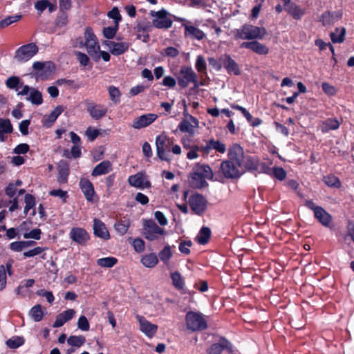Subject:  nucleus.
<instances>
[{
  "instance_id": "a878e982",
  "label": "nucleus",
  "mask_w": 354,
  "mask_h": 354,
  "mask_svg": "<svg viewBox=\"0 0 354 354\" xmlns=\"http://www.w3.org/2000/svg\"><path fill=\"white\" fill-rule=\"evenodd\" d=\"M342 121V118L339 120L335 118H328L326 120L322 121L319 124L320 129L323 133H327L329 131L337 130L340 127Z\"/></svg>"
},
{
  "instance_id": "4be33fe9",
  "label": "nucleus",
  "mask_w": 354,
  "mask_h": 354,
  "mask_svg": "<svg viewBox=\"0 0 354 354\" xmlns=\"http://www.w3.org/2000/svg\"><path fill=\"white\" fill-rule=\"evenodd\" d=\"M183 26L185 28L184 35L185 37H189L192 39L202 40L205 35L203 30L189 24L183 23Z\"/></svg>"
},
{
  "instance_id": "e2e57ef3",
  "label": "nucleus",
  "mask_w": 354,
  "mask_h": 354,
  "mask_svg": "<svg viewBox=\"0 0 354 354\" xmlns=\"http://www.w3.org/2000/svg\"><path fill=\"white\" fill-rule=\"evenodd\" d=\"M49 195L52 196L60 198L64 203L66 202V199L68 196L66 191H63L60 189H53V190L50 191Z\"/></svg>"
},
{
  "instance_id": "4d7b16f0",
  "label": "nucleus",
  "mask_w": 354,
  "mask_h": 354,
  "mask_svg": "<svg viewBox=\"0 0 354 354\" xmlns=\"http://www.w3.org/2000/svg\"><path fill=\"white\" fill-rule=\"evenodd\" d=\"M119 26L115 24V26H109L103 28V35L108 39H111L115 36Z\"/></svg>"
},
{
  "instance_id": "ea45409f",
  "label": "nucleus",
  "mask_w": 354,
  "mask_h": 354,
  "mask_svg": "<svg viewBox=\"0 0 354 354\" xmlns=\"http://www.w3.org/2000/svg\"><path fill=\"white\" fill-rule=\"evenodd\" d=\"M30 101L32 104L40 105L43 103L41 93L35 88H32L30 95L26 98Z\"/></svg>"
},
{
  "instance_id": "052dcab7",
  "label": "nucleus",
  "mask_w": 354,
  "mask_h": 354,
  "mask_svg": "<svg viewBox=\"0 0 354 354\" xmlns=\"http://www.w3.org/2000/svg\"><path fill=\"white\" fill-rule=\"evenodd\" d=\"M108 17L113 19L115 24L117 25V26H119V23L122 20V17L118 8L114 7L111 11H109L108 12Z\"/></svg>"
},
{
  "instance_id": "69168bd1",
  "label": "nucleus",
  "mask_w": 354,
  "mask_h": 354,
  "mask_svg": "<svg viewBox=\"0 0 354 354\" xmlns=\"http://www.w3.org/2000/svg\"><path fill=\"white\" fill-rule=\"evenodd\" d=\"M19 77L17 76H12L8 78V80L6 82V85L9 88L17 90V86L19 84Z\"/></svg>"
},
{
  "instance_id": "13d9d810",
  "label": "nucleus",
  "mask_w": 354,
  "mask_h": 354,
  "mask_svg": "<svg viewBox=\"0 0 354 354\" xmlns=\"http://www.w3.org/2000/svg\"><path fill=\"white\" fill-rule=\"evenodd\" d=\"M272 176L279 180H283L287 176L286 170L280 167H274V169L272 171Z\"/></svg>"
},
{
  "instance_id": "bb28decb",
  "label": "nucleus",
  "mask_w": 354,
  "mask_h": 354,
  "mask_svg": "<svg viewBox=\"0 0 354 354\" xmlns=\"http://www.w3.org/2000/svg\"><path fill=\"white\" fill-rule=\"evenodd\" d=\"M105 44L109 46L111 53L115 56L124 54L128 50L129 47V44L127 42L105 41Z\"/></svg>"
},
{
  "instance_id": "49530a36",
  "label": "nucleus",
  "mask_w": 354,
  "mask_h": 354,
  "mask_svg": "<svg viewBox=\"0 0 354 354\" xmlns=\"http://www.w3.org/2000/svg\"><path fill=\"white\" fill-rule=\"evenodd\" d=\"M172 257V252L171 247L169 245L165 246V248L160 250L158 253V257L161 261L165 264H167Z\"/></svg>"
},
{
  "instance_id": "0eeeda50",
  "label": "nucleus",
  "mask_w": 354,
  "mask_h": 354,
  "mask_svg": "<svg viewBox=\"0 0 354 354\" xmlns=\"http://www.w3.org/2000/svg\"><path fill=\"white\" fill-rule=\"evenodd\" d=\"M178 86L182 88H185L189 83L194 84L192 90L199 86L198 77L196 73L191 67L183 66L180 69V75L177 77Z\"/></svg>"
},
{
  "instance_id": "6e6d98bb",
  "label": "nucleus",
  "mask_w": 354,
  "mask_h": 354,
  "mask_svg": "<svg viewBox=\"0 0 354 354\" xmlns=\"http://www.w3.org/2000/svg\"><path fill=\"white\" fill-rule=\"evenodd\" d=\"M21 17V15H13L6 17L0 21V29H3L12 24L18 21Z\"/></svg>"
},
{
  "instance_id": "ddd939ff",
  "label": "nucleus",
  "mask_w": 354,
  "mask_h": 354,
  "mask_svg": "<svg viewBox=\"0 0 354 354\" xmlns=\"http://www.w3.org/2000/svg\"><path fill=\"white\" fill-rule=\"evenodd\" d=\"M69 236L73 241L80 245H86L91 238L88 232L82 227H73Z\"/></svg>"
},
{
  "instance_id": "f704fd0d",
  "label": "nucleus",
  "mask_w": 354,
  "mask_h": 354,
  "mask_svg": "<svg viewBox=\"0 0 354 354\" xmlns=\"http://www.w3.org/2000/svg\"><path fill=\"white\" fill-rule=\"evenodd\" d=\"M142 264L146 268H154L158 263V259L156 254L153 252L145 254L140 259Z\"/></svg>"
},
{
  "instance_id": "c85d7f7f",
  "label": "nucleus",
  "mask_w": 354,
  "mask_h": 354,
  "mask_svg": "<svg viewBox=\"0 0 354 354\" xmlns=\"http://www.w3.org/2000/svg\"><path fill=\"white\" fill-rule=\"evenodd\" d=\"M190 183L194 188L202 189L208 186L204 176L197 171L194 168L193 171L190 174Z\"/></svg>"
},
{
  "instance_id": "6ab92c4d",
  "label": "nucleus",
  "mask_w": 354,
  "mask_h": 354,
  "mask_svg": "<svg viewBox=\"0 0 354 354\" xmlns=\"http://www.w3.org/2000/svg\"><path fill=\"white\" fill-rule=\"evenodd\" d=\"M241 48L250 49L258 55H267L269 52V48L265 44L254 40L252 41H244L240 45Z\"/></svg>"
},
{
  "instance_id": "b1692460",
  "label": "nucleus",
  "mask_w": 354,
  "mask_h": 354,
  "mask_svg": "<svg viewBox=\"0 0 354 354\" xmlns=\"http://www.w3.org/2000/svg\"><path fill=\"white\" fill-rule=\"evenodd\" d=\"M284 9L295 20H300L305 15L304 8H300L299 6L290 1L284 6Z\"/></svg>"
},
{
  "instance_id": "473e14b6",
  "label": "nucleus",
  "mask_w": 354,
  "mask_h": 354,
  "mask_svg": "<svg viewBox=\"0 0 354 354\" xmlns=\"http://www.w3.org/2000/svg\"><path fill=\"white\" fill-rule=\"evenodd\" d=\"M111 170V163L109 160H104L97 165L91 172L93 176H98L108 174Z\"/></svg>"
},
{
  "instance_id": "a211bd4d",
  "label": "nucleus",
  "mask_w": 354,
  "mask_h": 354,
  "mask_svg": "<svg viewBox=\"0 0 354 354\" xmlns=\"http://www.w3.org/2000/svg\"><path fill=\"white\" fill-rule=\"evenodd\" d=\"M342 17V12L340 11H326L320 15L319 21L325 27L331 26L339 21Z\"/></svg>"
},
{
  "instance_id": "20e7f679",
  "label": "nucleus",
  "mask_w": 354,
  "mask_h": 354,
  "mask_svg": "<svg viewBox=\"0 0 354 354\" xmlns=\"http://www.w3.org/2000/svg\"><path fill=\"white\" fill-rule=\"evenodd\" d=\"M84 38L85 42L82 44V46H84L86 47V51L91 59L95 62H98L100 59V55H99L100 46L97 37L93 33L91 28L87 27L86 28Z\"/></svg>"
},
{
  "instance_id": "c756f323",
  "label": "nucleus",
  "mask_w": 354,
  "mask_h": 354,
  "mask_svg": "<svg viewBox=\"0 0 354 354\" xmlns=\"http://www.w3.org/2000/svg\"><path fill=\"white\" fill-rule=\"evenodd\" d=\"M315 218L324 227H328L333 221L332 216L322 207L314 214Z\"/></svg>"
},
{
  "instance_id": "37998d69",
  "label": "nucleus",
  "mask_w": 354,
  "mask_h": 354,
  "mask_svg": "<svg viewBox=\"0 0 354 354\" xmlns=\"http://www.w3.org/2000/svg\"><path fill=\"white\" fill-rule=\"evenodd\" d=\"M108 92L109 94L110 100L115 104L120 103L122 93L118 87L113 85L109 86L108 88Z\"/></svg>"
},
{
  "instance_id": "72a5a7b5",
  "label": "nucleus",
  "mask_w": 354,
  "mask_h": 354,
  "mask_svg": "<svg viewBox=\"0 0 354 354\" xmlns=\"http://www.w3.org/2000/svg\"><path fill=\"white\" fill-rule=\"evenodd\" d=\"M151 26L149 22H139L134 27V30L138 33H143L142 41L145 43L148 42L150 39L149 32L151 30Z\"/></svg>"
},
{
  "instance_id": "a18cd8bd",
  "label": "nucleus",
  "mask_w": 354,
  "mask_h": 354,
  "mask_svg": "<svg viewBox=\"0 0 354 354\" xmlns=\"http://www.w3.org/2000/svg\"><path fill=\"white\" fill-rule=\"evenodd\" d=\"M69 176V167L68 165L59 166L57 181L59 183H66Z\"/></svg>"
},
{
  "instance_id": "bf43d9fd",
  "label": "nucleus",
  "mask_w": 354,
  "mask_h": 354,
  "mask_svg": "<svg viewBox=\"0 0 354 354\" xmlns=\"http://www.w3.org/2000/svg\"><path fill=\"white\" fill-rule=\"evenodd\" d=\"M68 23V15L66 12H60L55 20L57 27H64Z\"/></svg>"
},
{
  "instance_id": "e433bc0d",
  "label": "nucleus",
  "mask_w": 354,
  "mask_h": 354,
  "mask_svg": "<svg viewBox=\"0 0 354 354\" xmlns=\"http://www.w3.org/2000/svg\"><path fill=\"white\" fill-rule=\"evenodd\" d=\"M194 169L199 173H201L205 179L212 180L215 176V172H213L212 168L208 165H200L198 163Z\"/></svg>"
},
{
  "instance_id": "864d4df0",
  "label": "nucleus",
  "mask_w": 354,
  "mask_h": 354,
  "mask_svg": "<svg viewBox=\"0 0 354 354\" xmlns=\"http://www.w3.org/2000/svg\"><path fill=\"white\" fill-rule=\"evenodd\" d=\"M64 111V108L63 106H57L55 109L48 115L47 122L50 123V124L54 123Z\"/></svg>"
},
{
  "instance_id": "cd10ccee",
  "label": "nucleus",
  "mask_w": 354,
  "mask_h": 354,
  "mask_svg": "<svg viewBox=\"0 0 354 354\" xmlns=\"http://www.w3.org/2000/svg\"><path fill=\"white\" fill-rule=\"evenodd\" d=\"M80 187L88 201H93L95 190L93 183L87 178H81Z\"/></svg>"
},
{
  "instance_id": "f257e3e1",
  "label": "nucleus",
  "mask_w": 354,
  "mask_h": 354,
  "mask_svg": "<svg viewBox=\"0 0 354 354\" xmlns=\"http://www.w3.org/2000/svg\"><path fill=\"white\" fill-rule=\"evenodd\" d=\"M156 147L158 158L169 163L171 161V157L167 152L171 151L176 155L181 153V147L178 145L174 144V138L163 134L156 136Z\"/></svg>"
},
{
  "instance_id": "dca6fc26",
  "label": "nucleus",
  "mask_w": 354,
  "mask_h": 354,
  "mask_svg": "<svg viewBox=\"0 0 354 354\" xmlns=\"http://www.w3.org/2000/svg\"><path fill=\"white\" fill-rule=\"evenodd\" d=\"M221 61L223 64V67L229 75H239L241 70L239 64L234 60L229 54H223L221 55Z\"/></svg>"
},
{
  "instance_id": "7c9ffc66",
  "label": "nucleus",
  "mask_w": 354,
  "mask_h": 354,
  "mask_svg": "<svg viewBox=\"0 0 354 354\" xmlns=\"http://www.w3.org/2000/svg\"><path fill=\"white\" fill-rule=\"evenodd\" d=\"M13 131L12 124L9 119L0 118V141L5 142L7 139L6 134Z\"/></svg>"
},
{
  "instance_id": "f03ea898",
  "label": "nucleus",
  "mask_w": 354,
  "mask_h": 354,
  "mask_svg": "<svg viewBox=\"0 0 354 354\" xmlns=\"http://www.w3.org/2000/svg\"><path fill=\"white\" fill-rule=\"evenodd\" d=\"M267 34L264 27H259L250 24H243L240 28L235 29L234 37L235 39L254 40L262 39Z\"/></svg>"
},
{
  "instance_id": "2eb2a0df",
  "label": "nucleus",
  "mask_w": 354,
  "mask_h": 354,
  "mask_svg": "<svg viewBox=\"0 0 354 354\" xmlns=\"http://www.w3.org/2000/svg\"><path fill=\"white\" fill-rule=\"evenodd\" d=\"M243 157L244 151L240 145L234 143L229 148L227 160H231L238 166H242Z\"/></svg>"
},
{
  "instance_id": "423d86ee",
  "label": "nucleus",
  "mask_w": 354,
  "mask_h": 354,
  "mask_svg": "<svg viewBox=\"0 0 354 354\" xmlns=\"http://www.w3.org/2000/svg\"><path fill=\"white\" fill-rule=\"evenodd\" d=\"M185 323L187 329L193 332L201 331L207 328V323L203 315L197 312H187L185 315Z\"/></svg>"
},
{
  "instance_id": "680f3d73",
  "label": "nucleus",
  "mask_w": 354,
  "mask_h": 354,
  "mask_svg": "<svg viewBox=\"0 0 354 354\" xmlns=\"http://www.w3.org/2000/svg\"><path fill=\"white\" fill-rule=\"evenodd\" d=\"M77 326L82 331H88L90 329V324L84 315H81L77 321Z\"/></svg>"
},
{
  "instance_id": "f3484780",
  "label": "nucleus",
  "mask_w": 354,
  "mask_h": 354,
  "mask_svg": "<svg viewBox=\"0 0 354 354\" xmlns=\"http://www.w3.org/2000/svg\"><path fill=\"white\" fill-rule=\"evenodd\" d=\"M157 115L154 113L142 115L141 116L134 119L131 127L136 129L145 128L152 124L157 119Z\"/></svg>"
},
{
  "instance_id": "09e8293b",
  "label": "nucleus",
  "mask_w": 354,
  "mask_h": 354,
  "mask_svg": "<svg viewBox=\"0 0 354 354\" xmlns=\"http://www.w3.org/2000/svg\"><path fill=\"white\" fill-rule=\"evenodd\" d=\"M25 342V339L23 337H14L12 338L8 339L6 342V346L12 349H16L19 346H22Z\"/></svg>"
},
{
  "instance_id": "0e129e2a",
  "label": "nucleus",
  "mask_w": 354,
  "mask_h": 354,
  "mask_svg": "<svg viewBox=\"0 0 354 354\" xmlns=\"http://www.w3.org/2000/svg\"><path fill=\"white\" fill-rule=\"evenodd\" d=\"M75 55L80 65L86 66L90 64V59L87 55L82 52H76Z\"/></svg>"
},
{
  "instance_id": "58836bf2",
  "label": "nucleus",
  "mask_w": 354,
  "mask_h": 354,
  "mask_svg": "<svg viewBox=\"0 0 354 354\" xmlns=\"http://www.w3.org/2000/svg\"><path fill=\"white\" fill-rule=\"evenodd\" d=\"M323 182L329 187L339 189L342 186L339 178L334 174L324 176Z\"/></svg>"
},
{
  "instance_id": "412c9836",
  "label": "nucleus",
  "mask_w": 354,
  "mask_h": 354,
  "mask_svg": "<svg viewBox=\"0 0 354 354\" xmlns=\"http://www.w3.org/2000/svg\"><path fill=\"white\" fill-rule=\"evenodd\" d=\"M93 234L104 240H109L111 237L106 225L98 218L93 220Z\"/></svg>"
},
{
  "instance_id": "2f4dec72",
  "label": "nucleus",
  "mask_w": 354,
  "mask_h": 354,
  "mask_svg": "<svg viewBox=\"0 0 354 354\" xmlns=\"http://www.w3.org/2000/svg\"><path fill=\"white\" fill-rule=\"evenodd\" d=\"M35 8L37 10L39 15L48 9L49 13H52L57 10V5L50 3L48 0H39L35 3Z\"/></svg>"
},
{
  "instance_id": "9b49d317",
  "label": "nucleus",
  "mask_w": 354,
  "mask_h": 354,
  "mask_svg": "<svg viewBox=\"0 0 354 354\" xmlns=\"http://www.w3.org/2000/svg\"><path fill=\"white\" fill-rule=\"evenodd\" d=\"M38 52V47L35 43H30L19 47L15 51V58L20 62L30 60Z\"/></svg>"
},
{
  "instance_id": "393cba45",
  "label": "nucleus",
  "mask_w": 354,
  "mask_h": 354,
  "mask_svg": "<svg viewBox=\"0 0 354 354\" xmlns=\"http://www.w3.org/2000/svg\"><path fill=\"white\" fill-rule=\"evenodd\" d=\"M260 160L257 156H244L242 166L249 172H254L259 170Z\"/></svg>"
},
{
  "instance_id": "f8f14e48",
  "label": "nucleus",
  "mask_w": 354,
  "mask_h": 354,
  "mask_svg": "<svg viewBox=\"0 0 354 354\" xmlns=\"http://www.w3.org/2000/svg\"><path fill=\"white\" fill-rule=\"evenodd\" d=\"M54 68L55 66L52 62H35L32 64V68L35 71L34 75L41 80H47Z\"/></svg>"
},
{
  "instance_id": "de8ad7c7",
  "label": "nucleus",
  "mask_w": 354,
  "mask_h": 354,
  "mask_svg": "<svg viewBox=\"0 0 354 354\" xmlns=\"http://www.w3.org/2000/svg\"><path fill=\"white\" fill-rule=\"evenodd\" d=\"M130 226V221L129 219L120 220L115 223L114 227L115 230L118 232L120 235H124L127 233L129 227Z\"/></svg>"
},
{
  "instance_id": "774afa93",
  "label": "nucleus",
  "mask_w": 354,
  "mask_h": 354,
  "mask_svg": "<svg viewBox=\"0 0 354 354\" xmlns=\"http://www.w3.org/2000/svg\"><path fill=\"white\" fill-rule=\"evenodd\" d=\"M192 245V241H182L179 245V250L183 254L188 255L191 252L190 250L189 249V247H191Z\"/></svg>"
},
{
  "instance_id": "39448f33",
  "label": "nucleus",
  "mask_w": 354,
  "mask_h": 354,
  "mask_svg": "<svg viewBox=\"0 0 354 354\" xmlns=\"http://www.w3.org/2000/svg\"><path fill=\"white\" fill-rule=\"evenodd\" d=\"M149 16L154 17L152 20V26L158 29L167 30L173 25L171 14L166 9L162 8L158 11L151 10Z\"/></svg>"
},
{
  "instance_id": "6e6552de",
  "label": "nucleus",
  "mask_w": 354,
  "mask_h": 354,
  "mask_svg": "<svg viewBox=\"0 0 354 354\" xmlns=\"http://www.w3.org/2000/svg\"><path fill=\"white\" fill-rule=\"evenodd\" d=\"M142 230L144 237L150 241L158 239L159 236L165 233V230L160 227L152 219L144 220Z\"/></svg>"
},
{
  "instance_id": "338daca9",
  "label": "nucleus",
  "mask_w": 354,
  "mask_h": 354,
  "mask_svg": "<svg viewBox=\"0 0 354 354\" xmlns=\"http://www.w3.org/2000/svg\"><path fill=\"white\" fill-rule=\"evenodd\" d=\"M41 231L39 228H35L28 233L24 234L25 239H33L35 240H39L41 239Z\"/></svg>"
},
{
  "instance_id": "8fccbe9b",
  "label": "nucleus",
  "mask_w": 354,
  "mask_h": 354,
  "mask_svg": "<svg viewBox=\"0 0 354 354\" xmlns=\"http://www.w3.org/2000/svg\"><path fill=\"white\" fill-rule=\"evenodd\" d=\"M173 286L178 290H182L184 287V280L178 272H174L171 274Z\"/></svg>"
},
{
  "instance_id": "3c124183",
  "label": "nucleus",
  "mask_w": 354,
  "mask_h": 354,
  "mask_svg": "<svg viewBox=\"0 0 354 354\" xmlns=\"http://www.w3.org/2000/svg\"><path fill=\"white\" fill-rule=\"evenodd\" d=\"M86 342V338L83 335H71L68 339L67 342L69 345L75 347L82 346Z\"/></svg>"
},
{
  "instance_id": "5701e85b",
  "label": "nucleus",
  "mask_w": 354,
  "mask_h": 354,
  "mask_svg": "<svg viewBox=\"0 0 354 354\" xmlns=\"http://www.w3.org/2000/svg\"><path fill=\"white\" fill-rule=\"evenodd\" d=\"M187 115L189 116V120L185 118L183 119L178 126V129L182 133H188L189 135H193L194 133V127L191 122H193L195 126H198V121L195 117L188 114Z\"/></svg>"
},
{
  "instance_id": "7ed1b4c3",
  "label": "nucleus",
  "mask_w": 354,
  "mask_h": 354,
  "mask_svg": "<svg viewBox=\"0 0 354 354\" xmlns=\"http://www.w3.org/2000/svg\"><path fill=\"white\" fill-rule=\"evenodd\" d=\"M241 167L231 160H223L218 169L215 171V180L220 181V178H223L237 180L244 174V171L240 170Z\"/></svg>"
},
{
  "instance_id": "a19ab883",
  "label": "nucleus",
  "mask_w": 354,
  "mask_h": 354,
  "mask_svg": "<svg viewBox=\"0 0 354 354\" xmlns=\"http://www.w3.org/2000/svg\"><path fill=\"white\" fill-rule=\"evenodd\" d=\"M143 180L144 176L140 173L131 175L128 178V183L130 185L140 189H143Z\"/></svg>"
},
{
  "instance_id": "c9c22d12",
  "label": "nucleus",
  "mask_w": 354,
  "mask_h": 354,
  "mask_svg": "<svg viewBox=\"0 0 354 354\" xmlns=\"http://www.w3.org/2000/svg\"><path fill=\"white\" fill-rule=\"evenodd\" d=\"M211 237V230L209 227L203 226L199 231L196 240L201 245L207 244Z\"/></svg>"
},
{
  "instance_id": "aec40b11",
  "label": "nucleus",
  "mask_w": 354,
  "mask_h": 354,
  "mask_svg": "<svg viewBox=\"0 0 354 354\" xmlns=\"http://www.w3.org/2000/svg\"><path fill=\"white\" fill-rule=\"evenodd\" d=\"M138 319L140 330L149 337H153L157 332L158 326L151 324L142 316H138Z\"/></svg>"
},
{
  "instance_id": "c03bdc74",
  "label": "nucleus",
  "mask_w": 354,
  "mask_h": 354,
  "mask_svg": "<svg viewBox=\"0 0 354 354\" xmlns=\"http://www.w3.org/2000/svg\"><path fill=\"white\" fill-rule=\"evenodd\" d=\"M117 263L118 259L113 257L100 258L97 260V264L104 268H113Z\"/></svg>"
},
{
  "instance_id": "4468645a",
  "label": "nucleus",
  "mask_w": 354,
  "mask_h": 354,
  "mask_svg": "<svg viewBox=\"0 0 354 354\" xmlns=\"http://www.w3.org/2000/svg\"><path fill=\"white\" fill-rule=\"evenodd\" d=\"M223 350H226L228 353L233 352V346L232 343L225 337H221L218 342L214 343L207 350L208 354H221Z\"/></svg>"
},
{
  "instance_id": "603ef678",
  "label": "nucleus",
  "mask_w": 354,
  "mask_h": 354,
  "mask_svg": "<svg viewBox=\"0 0 354 354\" xmlns=\"http://www.w3.org/2000/svg\"><path fill=\"white\" fill-rule=\"evenodd\" d=\"M209 145L211 149L215 150L216 152L220 153H224L226 151V145L218 140H214V138L210 139Z\"/></svg>"
},
{
  "instance_id": "5fc2aeb1",
  "label": "nucleus",
  "mask_w": 354,
  "mask_h": 354,
  "mask_svg": "<svg viewBox=\"0 0 354 354\" xmlns=\"http://www.w3.org/2000/svg\"><path fill=\"white\" fill-rule=\"evenodd\" d=\"M195 67L198 72L207 75V64L204 57L202 55L197 57Z\"/></svg>"
},
{
  "instance_id": "1a4fd4ad",
  "label": "nucleus",
  "mask_w": 354,
  "mask_h": 354,
  "mask_svg": "<svg viewBox=\"0 0 354 354\" xmlns=\"http://www.w3.org/2000/svg\"><path fill=\"white\" fill-rule=\"evenodd\" d=\"M207 201L201 194H192L189 198V205L192 211L196 215L202 216L207 208Z\"/></svg>"
},
{
  "instance_id": "4c0bfd02",
  "label": "nucleus",
  "mask_w": 354,
  "mask_h": 354,
  "mask_svg": "<svg viewBox=\"0 0 354 354\" xmlns=\"http://www.w3.org/2000/svg\"><path fill=\"white\" fill-rule=\"evenodd\" d=\"M44 315L43 307L40 304L34 306L29 310V316L36 322L41 321Z\"/></svg>"
},
{
  "instance_id": "79ce46f5",
  "label": "nucleus",
  "mask_w": 354,
  "mask_h": 354,
  "mask_svg": "<svg viewBox=\"0 0 354 354\" xmlns=\"http://www.w3.org/2000/svg\"><path fill=\"white\" fill-rule=\"evenodd\" d=\"M346 29L342 28H335V32H331L330 35V39L333 43H342L345 39Z\"/></svg>"
},
{
  "instance_id": "9d476101",
  "label": "nucleus",
  "mask_w": 354,
  "mask_h": 354,
  "mask_svg": "<svg viewBox=\"0 0 354 354\" xmlns=\"http://www.w3.org/2000/svg\"><path fill=\"white\" fill-rule=\"evenodd\" d=\"M85 109L90 116L95 120H99L104 118L107 112V108L102 104H95L92 100L86 99L84 100Z\"/></svg>"
}]
</instances>
